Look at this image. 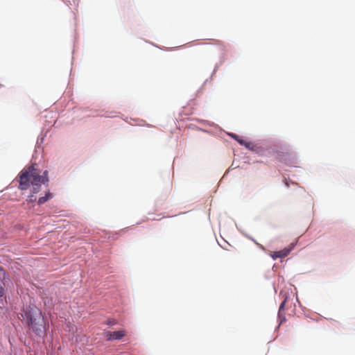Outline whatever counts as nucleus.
Wrapping results in <instances>:
<instances>
[{
    "instance_id": "obj_1",
    "label": "nucleus",
    "mask_w": 355,
    "mask_h": 355,
    "mask_svg": "<svg viewBox=\"0 0 355 355\" xmlns=\"http://www.w3.org/2000/svg\"><path fill=\"white\" fill-rule=\"evenodd\" d=\"M17 181L20 190H26L32 186V193L35 194L40 191L42 183L44 184H48L49 181L48 171H44L41 175V171L36 167V164H32L30 166L25 167L20 172Z\"/></svg>"
},
{
    "instance_id": "obj_2",
    "label": "nucleus",
    "mask_w": 355,
    "mask_h": 355,
    "mask_svg": "<svg viewBox=\"0 0 355 355\" xmlns=\"http://www.w3.org/2000/svg\"><path fill=\"white\" fill-rule=\"evenodd\" d=\"M26 318L28 320V326L39 336L45 335L49 327V324L45 320L42 312H39L38 315L33 316L30 311L25 312Z\"/></svg>"
},
{
    "instance_id": "obj_3",
    "label": "nucleus",
    "mask_w": 355,
    "mask_h": 355,
    "mask_svg": "<svg viewBox=\"0 0 355 355\" xmlns=\"http://www.w3.org/2000/svg\"><path fill=\"white\" fill-rule=\"evenodd\" d=\"M125 335H126V333L124 331L105 332V337L107 340H121Z\"/></svg>"
},
{
    "instance_id": "obj_4",
    "label": "nucleus",
    "mask_w": 355,
    "mask_h": 355,
    "mask_svg": "<svg viewBox=\"0 0 355 355\" xmlns=\"http://www.w3.org/2000/svg\"><path fill=\"white\" fill-rule=\"evenodd\" d=\"M291 251V249L290 248H284L279 251L273 252L272 254H271V257L274 260L278 258H284L289 254Z\"/></svg>"
},
{
    "instance_id": "obj_5",
    "label": "nucleus",
    "mask_w": 355,
    "mask_h": 355,
    "mask_svg": "<svg viewBox=\"0 0 355 355\" xmlns=\"http://www.w3.org/2000/svg\"><path fill=\"white\" fill-rule=\"evenodd\" d=\"M230 136L237 141L241 145L245 146L247 148L250 149L252 148V144L251 142L243 140L239 135L232 133L230 134Z\"/></svg>"
},
{
    "instance_id": "obj_6",
    "label": "nucleus",
    "mask_w": 355,
    "mask_h": 355,
    "mask_svg": "<svg viewBox=\"0 0 355 355\" xmlns=\"http://www.w3.org/2000/svg\"><path fill=\"white\" fill-rule=\"evenodd\" d=\"M6 277V272L0 267V297H2L4 295V279Z\"/></svg>"
},
{
    "instance_id": "obj_7",
    "label": "nucleus",
    "mask_w": 355,
    "mask_h": 355,
    "mask_svg": "<svg viewBox=\"0 0 355 355\" xmlns=\"http://www.w3.org/2000/svg\"><path fill=\"white\" fill-rule=\"evenodd\" d=\"M53 198V195L49 191L46 192L44 196L40 197L38 199L37 203L39 205H42L45 203L47 200L51 199Z\"/></svg>"
},
{
    "instance_id": "obj_8",
    "label": "nucleus",
    "mask_w": 355,
    "mask_h": 355,
    "mask_svg": "<svg viewBox=\"0 0 355 355\" xmlns=\"http://www.w3.org/2000/svg\"><path fill=\"white\" fill-rule=\"evenodd\" d=\"M286 300H284L280 304L279 312H278V317L281 320V323L283 320H285V317L283 315L282 313L284 311V306L286 304Z\"/></svg>"
},
{
    "instance_id": "obj_9",
    "label": "nucleus",
    "mask_w": 355,
    "mask_h": 355,
    "mask_svg": "<svg viewBox=\"0 0 355 355\" xmlns=\"http://www.w3.org/2000/svg\"><path fill=\"white\" fill-rule=\"evenodd\" d=\"M42 299L44 300V303L45 304V305H48L49 306H53L52 300H49L46 298L44 295L42 296Z\"/></svg>"
},
{
    "instance_id": "obj_10",
    "label": "nucleus",
    "mask_w": 355,
    "mask_h": 355,
    "mask_svg": "<svg viewBox=\"0 0 355 355\" xmlns=\"http://www.w3.org/2000/svg\"><path fill=\"white\" fill-rule=\"evenodd\" d=\"M116 323V320L114 319L108 320L106 322L107 325H114Z\"/></svg>"
},
{
    "instance_id": "obj_11",
    "label": "nucleus",
    "mask_w": 355,
    "mask_h": 355,
    "mask_svg": "<svg viewBox=\"0 0 355 355\" xmlns=\"http://www.w3.org/2000/svg\"><path fill=\"white\" fill-rule=\"evenodd\" d=\"M31 197L33 198V195H31ZM35 200V199H33V198L31 199V202H33Z\"/></svg>"
}]
</instances>
